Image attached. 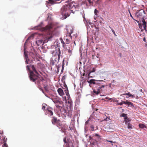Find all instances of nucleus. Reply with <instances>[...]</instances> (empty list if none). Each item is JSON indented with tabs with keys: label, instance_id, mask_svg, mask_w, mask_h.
Here are the masks:
<instances>
[{
	"label": "nucleus",
	"instance_id": "nucleus-1",
	"mask_svg": "<svg viewBox=\"0 0 147 147\" xmlns=\"http://www.w3.org/2000/svg\"><path fill=\"white\" fill-rule=\"evenodd\" d=\"M60 12L63 19H65L69 17L71 12L68 5H64L61 8Z\"/></svg>",
	"mask_w": 147,
	"mask_h": 147
},
{
	"label": "nucleus",
	"instance_id": "nucleus-2",
	"mask_svg": "<svg viewBox=\"0 0 147 147\" xmlns=\"http://www.w3.org/2000/svg\"><path fill=\"white\" fill-rule=\"evenodd\" d=\"M29 77L30 80L32 82H34L37 80V83L38 84L43 80L42 78H40L37 75H35L32 71H30Z\"/></svg>",
	"mask_w": 147,
	"mask_h": 147
},
{
	"label": "nucleus",
	"instance_id": "nucleus-3",
	"mask_svg": "<svg viewBox=\"0 0 147 147\" xmlns=\"http://www.w3.org/2000/svg\"><path fill=\"white\" fill-rule=\"evenodd\" d=\"M71 11L73 13L78 10L79 7V4L74 1H72L68 4Z\"/></svg>",
	"mask_w": 147,
	"mask_h": 147
},
{
	"label": "nucleus",
	"instance_id": "nucleus-4",
	"mask_svg": "<svg viewBox=\"0 0 147 147\" xmlns=\"http://www.w3.org/2000/svg\"><path fill=\"white\" fill-rule=\"evenodd\" d=\"M7 140V138H5L3 136H0V144L4 143L2 147H8L7 144L5 143Z\"/></svg>",
	"mask_w": 147,
	"mask_h": 147
},
{
	"label": "nucleus",
	"instance_id": "nucleus-5",
	"mask_svg": "<svg viewBox=\"0 0 147 147\" xmlns=\"http://www.w3.org/2000/svg\"><path fill=\"white\" fill-rule=\"evenodd\" d=\"M33 38L32 36H30L26 40V42L24 44V58L26 59V60L25 61V62H26V64H28V56L27 55V54L26 53V52L25 51V45L26 44V42L28 41L31 38Z\"/></svg>",
	"mask_w": 147,
	"mask_h": 147
},
{
	"label": "nucleus",
	"instance_id": "nucleus-6",
	"mask_svg": "<svg viewBox=\"0 0 147 147\" xmlns=\"http://www.w3.org/2000/svg\"><path fill=\"white\" fill-rule=\"evenodd\" d=\"M53 55L55 56H56L57 57L58 55V60L59 61L60 58L61 56V51L60 49H59L58 50H55L53 53Z\"/></svg>",
	"mask_w": 147,
	"mask_h": 147
},
{
	"label": "nucleus",
	"instance_id": "nucleus-7",
	"mask_svg": "<svg viewBox=\"0 0 147 147\" xmlns=\"http://www.w3.org/2000/svg\"><path fill=\"white\" fill-rule=\"evenodd\" d=\"M53 102L55 104H59L62 105L63 102L60 99L58 98H55L52 99Z\"/></svg>",
	"mask_w": 147,
	"mask_h": 147
},
{
	"label": "nucleus",
	"instance_id": "nucleus-8",
	"mask_svg": "<svg viewBox=\"0 0 147 147\" xmlns=\"http://www.w3.org/2000/svg\"><path fill=\"white\" fill-rule=\"evenodd\" d=\"M53 109L52 108L50 107H48L47 109L46 110L47 111V112L48 114L50 116H52L53 114Z\"/></svg>",
	"mask_w": 147,
	"mask_h": 147
},
{
	"label": "nucleus",
	"instance_id": "nucleus-9",
	"mask_svg": "<svg viewBox=\"0 0 147 147\" xmlns=\"http://www.w3.org/2000/svg\"><path fill=\"white\" fill-rule=\"evenodd\" d=\"M98 81V80H96L94 79H91L89 81H87L90 84H97L98 83H97L96 82H97Z\"/></svg>",
	"mask_w": 147,
	"mask_h": 147
},
{
	"label": "nucleus",
	"instance_id": "nucleus-10",
	"mask_svg": "<svg viewBox=\"0 0 147 147\" xmlns=\"http://www.w3.org/2000/svg\"><path fill=\"white\" fill-rule=\"evenodd\" d=\"M57 92L61 96H63L64 93L63 90L61 88H59L57 90Z\"/></svg>",
	"mask_w": 147,
	"mask_h": 147
},
{
	"label": "nucleus",
	"instance_id": "nucleus-11",
	"mask_svg": "<svg viewBox=\"0 0 147 147\" xmlns=\"http://www.w3.org/2000/svg\"><path fill=\"white\" fill-rule=\"evenodd\" d=\"M59 120V119H57L56 117H52V119L51 120V122L53 124L55 125L57 123Z\"/></svg>",
	"mask_w": 147,
	"mask_h": 147
},
{
	"label": "nucleus",
	"instance_id": "nucleus-12",
	"mask_svg": "<svg viewBox=\"0 0 147 147\" xmlns=\"http://www.w3.org/2000/svg\"><path fill=\"white\" fill-rule=\"evenodd\" d=\"M63 147H74V146L73 144L71 142H69L67 144L64 145Z\"/></svg>",
	"mask_w": 147,
	"mask_h": 147
},
{
	"label": "nucleus",
	"instance_id": "nucleus-13",
	"mask_svg": "<svg viewBox=\"0 0 147 147\" xmlns=\"http://www.w3.org/2000/svg\"><path fill=\"white\" fill-rule=\"evenodd\" d=\"M43 42V40L42 39L39 40L36 42V44L38 46H39Z\"/></svg>",
	"mask_w": 147,
	"mask_h": 147
},
{
	"label": "nucleus",
	"instance_id": "nucleus-14",
	"mask_svg": "<svg viewBox=\"0 0 147 147\" xmlns=\"http://www.w3.org/2000/svg\"><path fill=\"white\" fill-rule=\"evenodd\" d=\"M31 68L33 70L32 71H33V72L34 71L35 73V74H36L37 75H39V74L37 72V71L36 70L34 65H32L31 66Z\"/></svg>",
	"mask_w": 147,
	"mask_h": 147
},
{
	"label": "nucleus",
	"instance_id": "nucleus-15",
	"mask_svg": "<svg viewBox=\"0 0 147 147\" xmlns=\"http://www.w3.org/2000/svg\"><path fill=\"white\" fill-rule=\"evenodd\" d=\"M94 137H96V139H95L96 141H98L100 139V136H99L98 134H96L94 135Z\"/></svg>",
	"mask_w": 147,
	"mask_h": 147
},
{
	"label": "nucleus",
	"instance_id": "nucleus-16",
	"mask_svg": "<svg viewBox=\"0 0 147 147\" xmlns=\"http://www.w3.org/2000/svg\"><path fill=\"white\" fill-rule=\"evenodd\" d=\"M123 103L124 104H126V105H127V106H130V105H132L133 104L131 102H128L127 101H124V102H123Z\"/></svg>",
	"mask_w": 147,
	"mask_h": 147
},
{
	"label": "nucleus",
	"instance_id": "nucleus-17",
	"mask_svg": "<svg viewBox=\"0 0 147 147\" xmlns=\"http://www.w3.org/2000/svg\"><path fill=\"white\" fill-rule=\"evenodd\" d=\"M96 71V69L95 68H93L92 69V70H90V71L89 72L88 74V78H89L90 77H92V76H90V74L91 73L94 72Z\"/></svg>",
	"mask_w": 147,
	"mask_h": 147
},
{
	"label": "nucleus",
	"instance_id": "nucleus-18",
	"mask_svg": "<svg viewBox=\"0 0 147 147\" xmlns=\"http://www.w3.org/2000/svg\"><path fill=\"white\" fill-rule=\"evenodd\" d=\"M60 0H49L50 3L51 4H54L56 3V1H59Z\"/></svg>",
	"mask_w": 147,
	"mask_h": 147
},
{
	"label": "nucleus",
	"instance_id": "nucleus-19",
	"mask_svg": "<svg viewBox=\"0 0 147 147\" xmlns=\"http://www.w3.org/2000/svg\"><path fill=\"white\" fill-rule=\"evenodd\" d=\"M56 125H57L58 127H61L62 124L61 123V121L60 120H59L57 122V123L55 124Z\"/></svg>",
	"mask_w": 147,
	"mask_h": 147
},
{
	"label": "nucleus",
	"instance_id": "nucleus-20",
	"mask_svg": "<svg viewBox=\"0 0 147 147\" xmlns=\"http://www.w3.org/2000/svg\"><path fill=\"white\" fill-rule=\"evenodd\" d=\"M42 26L41 24L39 25L38 26L35 27L34 28L35 29L37 30H40L42 28Z\"/></svg>",
	"mask_w": 147,
	"mask_h": 147
},
{
	"label": "nucleus",
	"instance_id": "nucleus-21",
	"mask_svg": "<svg viewBox=\"0 0 147 147\" xmlns=\"http://www.w3.org/2000/svg\"><path fill=\"white\" fill-rule=\"evenodd\" d=\"M139 127L141 128H146V126L143 124L140 123L139 125Z\"/></svg>",
	"mask_w": 147,
	"mask_h": 147
},
{
	"label": "nucleus",
	"instance_id": "nucleus-22",
	"mask_svg": "<svg viewBox=\"0 0 147 147\" xmlns=\"http://www.w3.org/2000/svg\"><path fill=\"white\" fill-rule=\"evenodd\" d=\"M52 28L51 26H46L44 28V30H49L51 29Z\"/></svg>",
	"mask_w": 147,
	"mask_h": 147
},
{
	"label": "nucleus",
	"instance_id": "nucleus-23",
	"mask_svg": "<svg viewBox=\"0 0 147 147\" xmlns=\"http://www.w3.org/2000/svg\"><path fill=\"white\" fill-rule=\"evenodd\" d=\"M93 92L96 94V95L98 94L100 92V90L98 89L96 91V90H93Z\"/></svg>",
	"mask_w": 147,
	"mask_h": 147
},
{
	"label": "nucleus",
	"instance_id": "nucleus-24",
	"mask_svg": "<svg viewBox=\"0 0 147 147\" xmlns=\"http://www.w3.org/2000/svg\"><path fill=\"white\" fill-rule=\"evenodd\" d=\"M123 95H128L129 96V97H131L132 98H133L134 97V96L131 94L129 92H128V93H126V94H123Z\"/></svg>",
	"mask_w": 147,
	"mask_h": 147
},
{
	"label": "nucleus",
	"instance_id": "nucleus-25",
	"mask_svg": "<svg viewBox=\"0 0 147 147\" xmlns=\"http://www.w3.org/2000/svg\"><path fill=\"white\" fill-rule=\"evenodd\" d=\"M63 142L65 143L66 144H67L68 143H69V142H70L68 139H67V140H66V137H65L63 138Z\"/></svg>",
	"mask_w": 147,
	"mask_h": 147
},
{
	"label": "nucleus",
	"instance_id": "nucleus-26",
	"mask_svg": "<svg viewBox=\"0 0 147 147\" xmlns=\"http://www.w3.org/2000/svg\"><path fill=\"white\" fill-rule=\"evenodd\" d=\"M127 128L129 129H131L132 128L131 124L130 123H128L127 124Z\"/></svg>",
	"mask_w": 147,
	"mask_h": 147
},
{
	"label": "nucleus",
	"instance_id": "nucleus-27",
	"mask_svg": "<svg viewBox=\"0 0 147 147\" xmlns=\"http://www.w3.org/2000/svg\"><path fill=\"white\" fill-rule=\"evenodd\" d=\"M90 130L92 131H93L94 130V126L92 125H90Z\"/></svg>",
	"mask_w": 147,
	"mask_h": 147
},
{
	"label": "nucleus",
	"instance_id": "nucleus-28",
	"mask_svg": "<svg viewBox=\"0 0 147 147\" xmlns=\"http://www.w3.org/2000/svg\"><path fill=\"white\" fill-rule=\"evenodd\" d=\"M43 85L44 86V88L45 89V90L46 91H48V86L47 85H46V84H43Z\"/></svg>",
	"mask_w": 147,
	"mask_h": 147
},
{
	"label": "nucleus",
	"instance_id": "nucleus-29",
	"mask_svg": "<svg viewBox=\"0 0 147 147\" xmlns=\"http://www.w3.org/2000/svg\"><path fill=\"white\" fill-rule=\"evenodd\" d=\"M127 114H125V113H122V114H121V116L123 117H124V119H127V118L128 117L127 116Z\"/></svg>",
	"mask_w": 147,
	"mask_h": 147
},
{
	"label": "nucleus",
	"instance_id": "nucleus-30",
	"mask_svg": "<svg viewBox=\"0 0 147 147\" xmlns=\"http://www.w3.org/2000/svg\"><path fill=\"white\" fill-rule=\"evenodd\" d=\"M60 105L59 104V105L56 104L55 106L58 109H61L63 107L62 106H61V105Z\"/></svg>",
	"mask_w": 147,
	"mask_h": 147
},
{
	"label": "nucleus",
	"instance_id": "nucleus-31",
	"mask_svg": "<svg viewBox=\"0 0 147 147\" xmlns=\"http://www.w3.org/2000/svg\"><path fill=\"white\" fill-rule=\"evenodd\" d=\"M130 121V120L128 117L127 118V119H124V122H125V124H126L127 123Z\"/></svg>",
	"mask_w": 147,
	"mask_h": 147
},
{
	"label": "nucleus",
	"instance_id": "nucleus-32",
	"mask_svg": "<svg viewBox=\"0 0 147 147\" xmlns=\"http://www.w3.org/2000/svg\"><path fill=\"white\" fill-rule=\"evenodd\" d=\"M61 127L62 128V130H65L67 128V127L66 125H64L62 127Z\"/></svg>",
	"mask_w": 147,
	"mask_h": 147
},
{
	"label": "nucleus",
	"instance_id": "nucleus-33",
	"mask_svg": "<svg viewBox=\"0 0 147 147\" xmlns=\"http://www.w3.org/2000/svg\"><path fill=\"white\" fill-rule=\"evenodd\" d=\"M30 55H31L33 58H34L35 57V54L33 52H30Z\"/></svg>",
	"mask_w": 147,
	"mask_h": 147
},
{
	"label": "nucleus",
	"instance_id": "nucleus-34",
	"mask_svg": "<svg viewBox=\"0 0 147 147\" xmlns=\"http://www.w3.org/2000/svg\"><path fill=\"white\" fill-rule=\"evenodd\" d=\"M142 22H143L142 25L143 26H145V25H146V23L145 22V20L144 19H142Z\"/></svg>",
	"mask_w": 147,
	"mask_h": 147
},
{
	"label": "nucleus",
	"instance_id": "nucleus-35",
	"mask_svg": "<svg viewBox=\"0 0 147 147\" xmlns=\"http://www.w3.org/2000/svg\"><path fill=\"white\" fill-rule=\"evenodd\" d=\"M94 136H89V138L90 140H94Z\"/></svg>",
	"mask_w": 147,
	"mask_h": 147
},
{
	"label": "nucleus",
	"instance_id": "nucleus-36",
	"mask_svg": "<svg viewBox=\"0 0 147 147\" xmlns=\"http://www.w3.org/2000/svg\"><path fill=\"white\" fill-rule=\"evenodd\" d=\"M109 28L111 29V30L113 32V34H114V35L115 36H117L116 35V34L115 32L114 31V30H113V29L112 28H111L110 26H109Z\"/></svg>",
	"mask_w": 147,
	"mask_h": 147
},
{
	"label": "nucleus",
	"instance_id": "nucleus-37",
	"mask_svg": "<svg viewBox=\"0 0 147 147\" xmlns=\"http://www.w3.org/2000/svg\"><path fill=\"white\" fill-rule=\"evenodd\" d=\"M124 102V101H122L120 103H117V104L118 105H123V104H124L123 103Z\"/></svg>",
	"mask_w": 147,
	"mask_h": 147
},
{
	"label": "nucleus",
	"instance_id": "nucleus-38",
	"mask_svg": "<svg viewBox=\"0 0 147 147\" xmlns=\"http://www.w3.org/2000/svg\"><path fill=\"white\" fill-rule=\"evenodd\" d=\"M138 25H139V28L140 29H141L142 28V25L141 24L139 23L138 24Z\"/></svg>",
	"mask_w": 147,
	"mask_h": 147
},
{
	"label": "nucleus",
	"instance_id": "nucleus-39",
	"mask_svg": "<svg viewBox=\"0 0 147 147\" xmlns=\"http://www.w3.org/2000/svg\"><path fill=\"white\" fill-rule=\"evenodd\" d=\"M54 61H53V62H52V64L53 65H54V63H55V62L57 61V58H55L54 59Z\"/></svg>",
	"mask_w": 147,
	"mask_h": 147
},
{
	"label": "nucleus",
	"instance_id": "nucleus-40",
	"mask_svg": "<svg viewBox=\"0 0 147 147\" xmlns=\"http://www.w3.org/2000/svg\"><path fill=\"white\" fill-rule=\"evenodd\" d=\"M26 67L27 70H29L30 71H30H31L30 70V69L29 68V67L28 65L26 66Z\"/></svg>",
	"mask_w": 147,
	"mask_h": 147
},
{
	"label": "nucleus",
	"instance_id": "nucleus-41",
	"mask_svg": "<svg viewBox=\"0 0 147 147\" xmlns=\"http://www.w3.org/2000/svg\"><path fill=\"white\" fill-rule=\"evenodd\" d=\"M89 120H88L86 121L85 123V125H86L88 124L89 122Z\"/></svg>",
	"mask_w": 147,
	"mask_h": 147
},
{
	"label": "nucleus",
	"instance_id": "nucleus-42",
	"mask_svg": "<svg viewBox=\"0 0 147 147\" xmlns=\"http://www.w3.org/2000/svg\"><path fill=\"white\" fill-rule=\"evenodd\" d=\"M64 86L67 89V91H68V89L67 88V85L66 84H64Z\"/></svg>",
	"mask_w": 147,
	"mask_h": 147
},
{
	"label": "nucleus",
	"instance_id": "nucleus-43",
	"mask_svg": "<svg viewBox=\"0 0 147 147\" xmlns=\"http://www.w3.org/2000/svg\"><path fill=\"white\" fill-rule=\"evenodd\" d=\"M105 86V85H102L101 87H100L99 88V89H101L102 88H104L105 86Z\"/></svg>",
	"mask_w": 147,
	"mask_h": 147
},
{
	"label": "nucleus",
	"instance_id": "nucleus-44",
	"mask_svg": "<svg viewBox=\"0 0 147 147\" xmlns=\"http://www.w3.org/2000/svg\"><path fill=\"white\" fill-rule=\"evenodd\" d=\"M61 42L63 45V46L64 47L65 43L63 41V40H62L61 41Z\"/></svg>",
	"mask_w": 147,
	"mask_h": 147
},
{
	"label": "nucleus",
	"instance_id": "nucleus-45",
	"mask_svg": "<svg viewBox=\"0 0 147 147\" xmlns=\"http://www.w3.org/2000/svg\"><path fill=\"white\" fill-rule=\"evenodd\" d=\"M65 91H66L65 93H66V95L67 96H68V95H69L68 91H67V90H66Z\"/></svg>",
	"mask_w": 147,
	"mask_h": 147
},
{
	"label": "nucleus",
	"instance_id": "nucleus-46",
	"mask_svg": "<svg viewBox=\"0 0 147 147\" xmlns=\"http://www.w3.org/2000/svg\"><path fill=\"white\" fill-rule=\"evenodd\" d=\"M52 38V36H50V37H48V40H51V38Z\"/></svg>",
	"mask_w": 147,
	"mask_h": 147
},
{
	"label": "nucleus",
	"instance_id": "nucleus-47",
	"mask_svg": "<svg viewBox=\"0 0 147 147\" xmlns=\"http://www.w3.org/2000/svg\"><path fill=\"white\" fill-rule=\"evenodd\" d=\"M66 40L67 42H66L67 44H69V40L68 38H67Z\"/></svg>",
	"mask_w": 147,
	"mask_h": 147
},
{
	"label": "nucleus",
	"instance_id": "nucleus-48",
	"mask_svg": "<svg viewBox=\"0 0 147 147\" xmlns=\"http://www.w3.org/2000/svg\"><path fill=\"white\" fill-rule=\"evenodd\" d=\"M146 25H145V26H143L144 28L145 31H146Z\"/></svg>",
	"mask_w": 147,
	"mask_h": 147
},
{
	"label": "nucleus",
	"instance_id": "nucleus-49",
	"mask_svg": "<svg viewBox=\"0 0 147 147\" xmlns=\"http://www.w3.org/2000/svg\"><path fill=\"white\" fill-rule=\"evenodd\" d=\"M105 98L106 99H107L109 100H111L112 99V98H109V97H106Z\"/></svg>",
	"mask_w": 147,
	"mask_h": 147
},
{
	"label": "nucleus",
	"instance_id": "nucleus-50",
	"mask_svg": "<svg viewBox=\"0 0 147 147\" xmlns=\"http://www.w3.org/2000/svg\"><path fill=\"white\" fill-rule=\"evenodd\" d=\"M45 108H46V107H45V105H43V106H42V109H44H44H45Z\"/></svg>",
	"mask_w": 147,
	"mask_h": 147
},
{
	"label": "nucleus",
	"instance_id": "nucleus-51",
	"mask_svg": "<svg viewBox=\"0 0 147 147\" xmlns=\"http://www.w3.org/2000/svg\"><path fill=\"white\" fill-rule=\"evenodd\" d=\"M107 142H111V143H115L114 142H113L112 141H109V140H107Z\"/></svg>",
	"mask_w": 147,
	"mask_h": 147
},
{
	"label": "nucleus",
	"instance_id": "nucleus-52",
	"mask_svg": "<svg viewBox=\"0 0 147 147\" xmlns=\"http://www.w3.org/2000/svg\"><path fill=\"white\" fill-rule=\"evenodd\" d=\"M68 52L69 53H71V50L70 49H68Z\"/></svg>",
	"mask_w": 147,
	"mask_h": 147
},
{
	"label": "nucleus",
	"instance_id": "nucleus-53",
	"mask_svg": "<svg viewBox=\"0 0 147 147\" xmlns=\"http://www.w3.org/2000/svg\"><path fill=\"white\" fill-rule=\"evenodd\" d=\"M88 2H89V3L90 4H91L92 2L91 1V0H88Z\"/></svg>",
	"mask_w": 147,
	"mask_h": 147
},
{
	"label": "nucleus",
	"instance_id": "nucleus-54",
	"mask_svg": "<svg viewBox=\"0 0 147 147\" xmlns=\"http://www.w3.org/2000/svg\"><path fill=\"white\" fill-rule=\"evenodd\" d=\"M143 41H144L145 42H146V38L145 37H144L143 39Z\"/></svg>",
	"mask_w": 147,
	"mask_h": 147
},
{
	"label": "nucleus",
	"instance_id": "nucleus-55",
	"mask_svg": "<svg viewBox=\"0 0 147 147\" xmlns=\"http://www.w3.org/2000/svg\"><path fill=\"white\" fill-rule=\"evenodd\" d=\"M40 90H41L42 91V92L44 93V91L43 90V89L42 88H40Z\"/></svg>",
	"mask_w": 147,
	"mask_h": 147
},
{
	"label": "nucleus",
	"instance_id": "nucleus-56",
	"mask_svg": "<svg viewBox=\"0 0 147 147\" xmlns=\"http://www.w3.org/2000/svg\"><path fill=\"white\" fill-rule=\"evenodd\" d=\"M96 11H97L96 9H95V11H94V13H95V14H96Z\"/></svg>",
	"mask_w": 147,
	"mask_h": 147
},
{
	"label": "nucleus",
	"instance_id": "nucleus-57",
	"mask_svg": "<svg viewBox=\"0 0 147 147\" xmlns=\"http://www.w3.org/2000/svg\"><path fill=\"white\" fill-rule=\"evenodd\" d=\"M130 16H131V17L132 18H133V17H132V15H131V13H130Z\"/></svg>",
	"mask_w": 147,
	"mask_h": 147
},
{
	"label": "nucleus",
	"instance_id": "nucleus-58",
	"mask_svg": "<svg viewBox=\"0 0 147 147\" xmlns=\"http://www.w3.org/2000/svg\"><path fill=\"white\" fill-rule=\"evenodd\" d=\"M68 103H70V104H71V102H70L69 101H68Z\"/></svg>",
	"mask_w": 147,
	"mask_h": 147
},
{
	"label": "nucleus",
	"instance_id": "nucleus-59",
	"mask_svg": "<svg viewBox=\"0 0 147 147\" xmlns=\"http://www.w3.org/2000/svg\"><path fill=\"white\" fill-rule=\"evenodd\" d=\"M74 43L75 44V45H76V43L75 41L74 42Z\"/></svg>",
	"mask_w": 147,
	"mask_h": 147
},
{
	"label": "nucleus",
	"instance_id": "nucleus-60",
	"mask_svg": "<svg viewBox=\"0 0 147 147\" xmlns=\"http://www.w3.org/2000/svg\"><path fill=\"white\" fill-rule=\"evenodd\" d=\"M84 75H85V74H84H84H83V76H84Z\"/></svg>",
	"mask_w": 147,
	"mask_h": 147
},
{
	"label": "nucleus",
	"instance_id": "nucleus-61",
	"mask_svg": "<svg viewBox=\"0 0 147 147\" xmlns=\"http://www.w3.org/2000/svg\"><path fill=\"white\" fill-rule=\"evenodd\" d=\"M129 13L130 14V13H130V11L129 10Z\"/></svg>",
	"mask_w": 147,
	"mask_h": 147
},
{
	"label": "nucleus",
	"instance_id": "nucleus-62",
	"mask_svg": "<svg viewBox=\"0 0 147 147\" xmlns=\"http://www.w3.org/2000/svg\"><path fill=\"white\" fill-rule=\"evenodd\" d=\"M64 60H63V63H64Z\"/></svg>",
	"mask_w": 147,
	"mask_h": 147
},
{
	"label": "nucleus",
	"instance_id": "nucleus-63",
	"mask_svg": "<svg viewBox=\"0 0 147 147\" xmlns=\"http://www.w3.org/2000/svg\"><path fill=\"white\" fill-rule=\"evenodd\" d=\"M100 0H97V1H99Z\"/></svg>",
	"mask_w": 147,
	"mask_h": 147
},
{
	"label": "nucleus",
	"instance_id": "nucleus-64",
	"mask_svg": "<svg viewBox=\"0 0 147 147\" xmlns=\"http://www.w3.org/2000/svg\"><path fill=\"white\" fill-rule=\"evenodd\" d=\"M141 31H142V32L143 30H141Z\"/></svg>",
	"mask_w": 147,
	"mask_h": 147
}]
</instances>
